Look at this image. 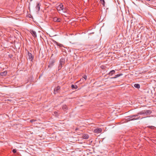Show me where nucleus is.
<instances>
[{"instance_id":"obj_13","label":"nucleus","mask_w":156,"mask_h":156,"mask_svg":"<svg viewBox=\"0 0 156 156\" xmlns=\"http://www.w3.org/2000/svg\"><path fill=\"white\" fill-rule=\"evenodd\" d=\"M62 109L65 111L68 110V108L66 105H63L62 106Z\"/></svg>"},{"instance_id":"obj_4","label":"nucleus","mask_w":156,"mask_h":156,"mask_svg":"<svg viewBox=\"0 0 156 156\" xmlns=\"http://www.w3.org/2000/svg\"><path fill=\"white\" fill-rule=\"evenodd\" d=\"M145 114V110H142L140 112L137 113V114H136V115H137V117L140 116H139L140 115H143Z\"/></svg>"},{"instance_id":"obj_23","label":"nucleus","mask_w":156,"mask_h":156,"mask_svg":"<svg viewBox=\"0 0 156 156\" xmlns=\"http://www.w3.org/2000/svg\"><path fill=\"white\" fill-rule=\"evenodd\" d=\"M62 65H60V64H59V65L58 66V67L59 69H60L62 68Z\"/></svg>"},{"instance_id":"obj_18","label":"nucleus","mask_w":156,"mask_h":156,"mask_svg":"<svg viewBox=\"0 0 156 156\" xmlns=\"http://www.w3.org/2000/svg\"><path fill=\"white\" fill-rule=\"evenodd\" d=\"M71 87L72 89H76L78 87L76 85L72 84L71 85Z\"/></svg>"},{"instance_id":"obj_15","label":"nucleus","mask_w":156,"mask_h":156,"mask_svg":"<svg viewBox=\"0 0 156 156\" xmlns=\"http://www.w3.org/2000/svg\"><path fill=\"white\" fill-rule=\"evenodd\" d=\"M60 89V87L59 86H58L54 89V91L55 92H58V90Z\"/></svg>"},{"instance_id":"obj_8","label":"nucleus","mask_w":156,"mask_h":156,"mask_svg":"<svg viewBox=\"0 0 156 156\" xmlns=\"http://www.w3.org/2000/svg\"><path fill=\"white\" fill-rule=\"evenodd\" d=\"M89 135L87 134H84L82 136V138L85 139H87L89 138Z\"/></svg>"},{"instance_id":"obj_10","label":"nucleus","mask_w":156,"mask_h":156,"mask_svg":"<svg viewBox=\"0 0 156 156\" xmlns=\"http://www.w3.org/2000/svg\"><path fill=\"white\" fill-rule=\"evenodd\" d=\"M115 71L114 70H113L110 71V72L108 74L110 76H112L113 75L115 74Z\"/></svg>"},{"instance_id":"obj_22","label":"nucleus","mask_w":156,"mask_h":156,"mask_svg":"<svg viewBox=\"0 0 156 156\" xmlns=\"http://www.w3.org/2000/svg\"><path fill=\"white\" fill-rule=\"evenodd\" d=\"M12 152L14 153H15L16 152V149H14L12 150Z\"/></svg>"},{"instance_id":"obj_14","label":"nucleus","mask_w":156,"mask_h":156,"mask_svg":"<svg viewBox=\"0 0 156 156\" xmlns=\"http://www.w3.org/2000/svg\"><path fill=\"white\" fill-rule=\"evenodd\" d=\"M122 75H123V74L122 73H120V74H118L115 75L114 77H112L111 78L115 79L119 77L120 76H122Z\"/></svg>"},{"instance_id":"obj_9","label":"nucleus","mask_w":156,"mask_h":156,"mask_svg":"<svg viewBox=\"0 0 156 156\" xmlns=\"http://www.w3.org/2000/svg\"><path fill=\"white\" fill-rule=\"evenodd\" d=\"M53 42H54L55 44H56L59 47H63V44L58 43L55 40H53Z\"/></svg>"},{"instance_id":"obj_2","label":"nucleus","mask_w":156,"mask_h":156,"mask_svg":"<svg viewBox=\"0 0 156 156\" xmlns=\"http://www.w3.org/2000/svg\"><path fill=\"white\" fill-rule=\"evenodd\" d=\"M27 53L29 60L31 61H32L34 58V56L28 51H27Z\"/></svg>"},{"instance_id":"obj_17","label":"nucleus","mask_w":156,"mask_h":156,"mask_svg":"<svg viewBox=\"0 0 156 156\" xmlns=\"http://www.w3.org/2000/svg\"><path fill=\"white\" fill-rule=\"evenodd\" d=\"M60 65H63L64 63V60L63 59H61L60 60Z\"/></svg>"},{"instance_id":"obj_16","label":"nucleus","mask_w":156,"mask_h":156,"mask_svg":"<svg viewBox=\"0 0 156 156\" xmlns=\"http://www.w3.org/2000/svg\"><path fill=\"white\" fill-rule=\"evenodd\" d=\"M41 6V5L40 3H37V5L36 6V9H38L37 11H39L40 9V6Z\"/></svg>"},{"instance_id":"obj_5","label":"nucleus","mask_w":156,"mask_h":156,"mask_svg":"<svg viewBox=\"0 0 156 156\" xmlns=\"http://www.w3.org/2000/svg\"><path fill=\"white\" fill-rule=\"evenodd\" d=\"M102 131V129L101 128H98L94 129V132L95 133H100Z\"/></svg>"},{"instance_id":"obj_12","label":"nucleus","mask_w":156,"mask_h":156,"mask_svg":"<svg viewBox=\"0 0 156 156\" xmlns=\"http://www.w3.org/2000/svg\"><path fill=\"white\" fill-rule=\"evenodd\" d=\"M7 71H5L0 73V75L2 76H6L7 74Z\"/></svg>"},{"instance_id":"obj_1","label":"nucleus","mask_w":156,"mask_h":156,"mask_svg":"<svg viewBox=\"0 0 156 156\" xmlns=\"http://www.w3.org/2000/svg\"><path fill=\"white\" fill-rule=\"evenodd\" d=\"M128 118L126 119V122H128L130 121L142 119L146 118V117L141 118L140 116L137 117V115H136V114L129 116H128Z\"/></svg>"},{"instance_id":"obj_20","label":"nucleus","mask_w":156,"mask_h":156,"mask_svg":"<svg viewBox=\"0 0 156 156\" xmlns=\"http://www.w3.org/2000/svg\"><path fill=\"white\" fill-rule=\"evenodd\" d=\"M54 61L52 62L51 63H50L48 65V67H51L54 65Z\"/></svg>"},{"instance_id":"obj_3","label":"nucleus","mask_w":156,"mask_h":156,"mask_svg":"<svg viewBox=\"0 0 156 156\" xmlns=\"http://www.w3.org/2000/svg\"><path fill=\"white\" fill-rule=\"evenodd\" d=\"M57 9L58 11H61L63 9V6L62 4H60L57 7Z\"/></svg>"},{"instance_id":"obj_19","label":"nucleus","mask_w":156,"mask_h":156,"mask_svg":"<svg viewBox=\"0 0 156 156\" xmlns=\"http://www.w3.org/2000/svg\"><path fill=\"white\" fill-rule=\"evenodd\" d=\"M134 87L137 89H139L140 88V85L139 84L136 83L134 85Z\"/></svg>"},{"instance_id":"obj_11","label":"nucleus","mask_w":156,"mask_h":156,"mask_svg":"<svg viewBox=\"0 0 156 156\" xmlns=\"http://www.w3.org/2000/svg\"><path fill=\"white\" fill-rule=\"evenodd\" d=\"M53 20L55 22H60L61 21V19L60 18H57V17H55L54 19Z\"/></svg>"},{"instance_id":"obj_21","label":"nucleus","mask_w":156,"mask_h":156,"mask_svg":"<svg viewBox=\"0 0 156 156\" xmlns=\"http://www.w3.org/2000/svg\"><path fill=\"white\" fill-rule=\"evenodd\" d=\"M100 1L101 2L102 4L104 6L105 4V1L104 0H100Z\"/></svg>"},{"instance_id":"obj_24","label":"nucleus","mask_w":156,"mask_h":156,"mask_svg":"<svg viewBox=\"0 0 156 156\" xmlns=\"http://www.w3.org/2000/svg\"><path fill=\"white\" fill-rule=\"evenodd\" d=\"M148 127H149L151 129H154V127L153 126H148Z\"/></svg>"},{"instance_id":"obj_25","label":"nucleus","mask_w":156,"mask_h":156,"mask_svg":"<svg viewBox=\"0 0 156 156\" xmlns=\"http://www.w3.org/2000/svg\"><path fill=\"white\" fill-rule=\"evenodd\" d=\"M83 78L85 79V80H86L87 79V76L86 75H84L83 77Z\"/></svg>"},{"instance_id":"obj_6","label":"nucleus","mask_w":156,"mask_h":156,"mask_svg":"<svg viewBox=\"0 0 156 156\" xmlns=\"http://www.w3.org/2000/svg\"><path fill=\"white\" fill-rule=\"evenodd\" d=\"M30 33H31V34H32V35H33V36L35 37H37V34H36V32L34 31L33 30H30Z\"/></svg>"},{"instance_id":"obj_7","label":"nucleus","mask_w":156,"mask_h":156,"mask_svg":"<svg viewBox=\"0 0 156 156\" xmlns=\"http://www.w3.org/2000/svg\"><path fill=\"white\" fill-rule=\"evenodd\" d=\"M152 111L150 110H145V113L146 115H150L152 113Z\"/></svg>"}]
</instances>
